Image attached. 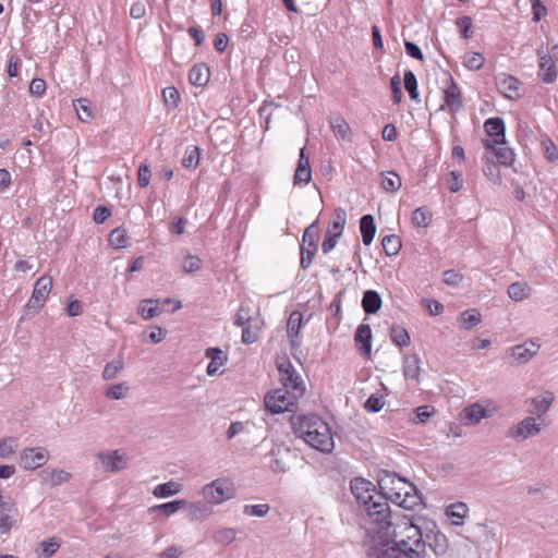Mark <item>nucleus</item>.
<instances>
[{
	"label": "nucleus",
	"instance_id": "obj_1",
	"mask_svg": "<svg viewBox=\"0 0 558 558\" xmlns=\"http://www.w3.org/2000/svg\"><path fill=\"white\" fill-rule=\"evenodd\" d=\"M350 488L366 512L363 546L367 558L384 557V493L368 480L355 477Z\"/></svg>",
	"mask_w": 558,
	"mask_h": 558
},
{
	"label": "nucleus",
	"instance_id": "obj_2",
	"mask_svg": "<svg viewBox=\"0 0 558 558\" xmlns=\"http://www.w3.org/2000/svg\"><path fill=\"white\" fill-rule=\"evenodd\" d=\"M386 547L402 549L408 558H425L426 542L422 529L399 511L386 507Z\"/></svg>",
	"mask_w": 558,
	"mask_h": 558
},
{
	"label": "nucleus",
	"instance_id": "obj_3",
	"mask_svg": "<svg viewBox=\"0 0 558 558\" xmlns=\"http://www.w3.org/2000/svg\"><path fill=\"white\" fill-rule=\"evenodd\" d=\"M292 425L294 433L312 448L330 452L335 442L329 425L318 415H300L293 417Z\"/></svg>",
	"mask_w": 558,
	"mask_h": 558
},
{
	"label": "nucleus",
	"instance_id": "obj_4",
	"mask_svg": "<svg viewBox=\"0 0 558 558\" xmlns=\"http://www.w3.org/2000/svg\"><path fill=\"white\" fill-rule=\"evenodd\" d=\"M386 478H390L392 484L389 490H386V502L391 501L403 509H412L417 505V499L421 497L414 484L389 470H386Z\"/></svg>",
	"mask_w": 558,
	"mask_h": 558
},
{
	"label": "nucleus",
	"instance_id": "obj_5",
	"mask_svg": "<svg viewBox=\"0 0 558 558\" xmlns=\"http://www.w3.org/2000/svg\"><path fill=\"white\" fill-rule=\"evenodd\" d=\"M207 505H221L235 495L233 483L228 478H216L203 486L201 492Z\"/></svg>",
	"mask_w": 558,
	"mask_h": 558
},
{
	"label": "nucleus",
	"instance_id": "obj_6",
	"mask_svg": "<svg viewBox=\"0 0 558 558\" xmlns=\"http://www.w3.org/2000/svg\"><path fill=\"white\" fill-rule=\"evenodd\" d=\"M301 396L295 395L286 388L275 389L265 396L264 403L265 408L272 414L283 413L286 411H292L298 399Z\"/></svg>",
	"mask_w": 558,
	"mask_h": 558
},
{
	"label": "nucleus",
	"instance_id": "obj_7",
	"mask_svg": "<svg viewBox=\"0 0 558 558\" xmlns=\"http://www.w3.org/2000/svg\"><path fill=\"white\" fill-rule=\"evenodd\" d=\"M19 520L20 511L14 499L0 493V535H9L17 527Z\"/></svg>",
	"mask_w": 558,
	"mask_h": 558
},
{
	"label": "nucleus",
	"instance_id": "obj_8",
	"mask_svg": "<svg viewBox=\"0 0 558 558\" xmlns=\"http://www.w3.org/2000/svg\"><path fill=\"white\" fill-rule=\"evenodd\" d=\"M318 235L319 232L317 221H314L305 229L302 238L300 265L303 269H307L311 266L313 258L315 257L317 252Z\"/></svg>",
	"mask_w": 558,
	"mask_h": 558
},
{
	"label": "nucleus",
	"instance_id": "obj_9",
	"mask_svg": "<svg viewBox=\"0 0 558 558\" xmlns=\"http://www.w3.org/2000/svg\"><path fill=\"white\" fill-rule=\"evenodd\" d=\"M280 380L283 388L294 391L295 395L303 396L305 388L304 383L289 360L278 364Z\"/></svg>",
	"mask_w": 558,
	"mask_h": 558
},
{
	"label": "nucleus",
	"instance_id": "obj_10",
	"mask_svg": "<svg viewBox=\"0 0 558 558\" xmlns=\"http://www.w3.org/2000/svg\"><path fill=\"white\" fill-rule=\"evenodd\" d=\"M484 130L488 136V138L483 140V145L486 149L506 144V125L502 118L494 117L487 119L484 123Z\"/></svg>",
	"mask_w": 558,
	"mask_h": 558
},
{
	"label": "nucleus",
	"instance_id": "obj_11",
	"mask_svg": "<svg viewBox=\"0 0 558 558\" xmlns=\"http://www.w3.org/2000/svg\"><path fill=\"white\" fill-rule=\"evenodd\" d=\"M50 459L49 451L44 447L24 448L19 458V464L24 470H36Z\"/></svg>",
	"mask_w": 558,
	"mask_h": 558
},
{
	"label": "nucleus",
	"instance_id": "obj_12",
	"mask_svg": "<svg viewBox=\"0 0 558 558\" xmlns=\"http://www.w3.org/2000/svg\"><path fill=\"white\" fill-rule=\"evenodd\" d=\"M96 458L106 472L118 473L128 468L129 457L118 449L100 451Z\"/></svg>",
	"mask_w": 558,
	"mask_h": 558
},
{
	"label": "nucleus",
	"instance_id": "obj_13",
	"mask_svg": "<svg viewBox=\"0 0 558 558\" xmlns=\"http://www.w3.org/2000/svg\"><path fill=\"white\" fill-rule=\"evenodd\" d=\"M541 430L542 424L536 423V420L533 416H526L508 429L507 437L520 441L539 434Z\"/></svg>",
	"mask_w": 558,
	"mask_h": 558
},
{
	"label": "nucleus",
	"instance_id": "obj_14",
	"mask_svg": "<svg viewBox=\"0 0 558 558\" xmlns=\"http://www.w3.org/2000/svg\"><path fill=\"white\" fill-rule=\"evenodd\" d=\"M52 288V278L49 276L40 277L34 286L33 293L26 303V308L39 310L44 306Z\"/></svg>",
	"mask_w": 558,
	"mask_h": 558
},
{
	"label": "nucleus",
	"instance_id": "obj_15",
	"mask_svg": "<svg viewBox=\"0 0 558 558\" xmlns=\"http://www.w3.org/2000/svg\"><path fill=\"white\" fill-rule=\"evenodd\" d=\"M539 344L533 341H526L522 344L512 347L509 350L507 357L511 359L510 365H519L529 362L534 355L537 354Z\"/></svg>",
	"mask_w": 558,
	"mask_h": 558
},
{
	"label": "nucleus",
	"instance_id": "obj_16",
	"mask_svg": "<svg viewBox=\"0 0 558 558\" xmlns=\"http://www.w3.org/2000/svg\"><path fill=\"white\" fill-rule=\"evenodd\" d=\"M424 539L426 542V546L434 551L436 556H444L447 554L449 549V541L447 536L441 533L435 523H433V527L427 530L424 535Z\"/></svg>",
	"mask_w": 558,
	"mask_h": 558
},
{
	"label": "nucleus",
	"instance_id": "obj_17",
	"mask_svg": "<svg viewBox=\"0 0 558 558\" xmlns=\"http://www.w3.org/2000/svg\"><path fill=\"white\" fill-rule=\"evenodd\" d=\"M537 56L539 58L538 76L546 84L554 83L557 78L558 72L553 57L549 56V50H543L541 48L537 50Z\"/></svg>",
	"mask_w": 558,
	"mask_h": 558
},
{
	"label": "nucleus",
	"instance_id": "obj_18",
	"mask_svg": "<svg viewBox=\"0 0 558 558\" xmlns=\"http://www.w3.org/2000/svg\"><path fill=\"white\" fill-rule=\"evenodd\" d=\"M492 415L490 411L481 405L478 402L472 403L464 408L460 413V420L464 425L473 426L480 424L483 418Z\"/></svg>",
	"mask_w": 558,
	"mask_h": 558
},
{
	"label": "nucleus",
	"instance_id": "obj_19",
	"mask_svg": "<svg viewBox=\"0 0 558 558\" xmlns=\"http://www.w3.org/2000/svg\"><path fill=\"white\" fill-rule=\"evenodd\" d=\"M497 88L508 99L515 100L521 97V82L512 75L502 74L497 81Z\"/></svg>",
	"mask_w": 558,
	"mask_h": 558
},
{
	"label": "nucleus",
	"instance_id": "obj_20",
	"mask_svg": "<svg viewBox=\"0 0 558 558\" xmlns=\"http://www.w3.org/2000/svg\"><path fill=\"white\" fill-rule=\"evenodd\" d=\"M355 347L364 357H369L372 351V329L369 325L361 324L354 335Z\"/></svg>",
	"mask_w": 558,
	"mask_h": 558
},
{
	"label": "nucleus",
	"instance_id": "obj_21",
	"mask_svg": "<svg viewBox=\"0 0 558 558\" xmlns=\"http://www.w3.org/2000/svg\"><path fill=\"white\" fill-rule=\"evenodd\" d=\"M448 82H449V84H448L447 88L445 89L444 100H445V104L447 105V107L449 108V110L452 113H456L463 106L462 95H461V90H460L458 84L454 82L452 76L449 77Z\"/></svg>",
	"mask_w": 558,
	"mask_h": 558
},
{
	"label": "nucleus",
	"instance_id": "obj_22",
	"mask_svg": "<svg viewBox=\"0 0 558 558\" xmlns=\"http://www.w3.org/2000/svg\"><path fill=\"white\" fill-rule=\"evenodd\" d=\"M185 511V514L191 521H204L211 513L213 510L208 507L206 501H186L182 507Z\"/></svg>",
	"mask_w": 558,
	"mask_h": 558
},
{
	"label": "nucleus",
	"instance_id": "obj_23",
	"mask_svg": "<svg viewBox=\"0 0 558 558\" xmlns=\"http://www.w3.org/2000/svg\"><path fill=\"white\" fill-rule=\"evenodd\" d=\"M312 180V169L308 158L305 156V148L300 150L298 167L293 175L294 185L308 184Z\"/></svg>",
	"mask_w": 558,
	"mask_h": 558
},
{
	"label": "nucleus",
	"instance_id": "obj_24",
	"mask_svg": "<svg viewBox=\"0 0 558 558\" xmlns=\"http://www.w3.org/2000/svg\"><path fill=\"white\" fill-rule=\"evenodd\" d=\"M39 478L43 484L59 486L71 478V474L62 469L46 468L39 472Z\"/></svg>",
	"mask_w": 558,
	"mask_h": 558
},
{
	"label": "nucleus",
	"instance_id": "obj_25",
	"mask_svg": "<svg viewBox=\"0 0 558 558\" xmlns=\"http://www.w3.org/2000/svg\"><path fill=\"white\" fill-rule=\"evenodd\" d=\"M554 400V393L550 391H546L544 395L536 396L531 400L532 409L529 410V413L536 415L538 418H542L543 415L549 410Z\"/></svg>",
	"mask_w": 558,
	"mask_h": 558
},
{
	"label": "nucleus",
	"instance_id": "obj_26",
	"mask_svg": "<svg viewBox=\"0 0 558 558\" xmlns=\"http://www.w3.org/2000/svg\"><path fill=\"white\" fill-rule=\"evenodd\" d=\"M402 372L405 379L420 380L421 360L417 354H408L403 356Z\"/></svg>",
	"mask_w": 558,
	"mask_h": 558
},
{
	"label": "nucleus",
	"instance_id": "obj_27",
	"mask_svg": "<svg viewBox=\"0 0 558 558\" xmlns=\"http://www.w3.org/2000/svg\"><path fill=\"white\" fill-rule=\"evenodd\" d=\"M302 323H303L302 313L299 311H293L290 314L288 323H287V332H288V337L291 341L292 347L299 345L296 339L300 335V331L302 328Z\"/></svg>",
	"mask_w": 558,
	"mask_h": 558
},
{
	"label": "nucleus",
	"instance_id": "obj_28",
	"mask_svg": "<svg viewBox=\"0 0 558 558\" xmlns=\"http://www.w3.org/2000/svg\"><path fill=\"white\" fill-rule=\"evenodd\" d=\"M206 357L210 359L207 366V374L214 376L218 374L219 368L225 364L226 357L222 356V351L219 348H208L205 351Z\"/></svg>",
	"mask_w": 558,
	"mask_h": 558
},
{
	"label": "nucleus",
	"instance_id": "obj_29",
	"mask_svg": "<svg viewBox=\"0 0 558 558\" xmlns=\"http://www.w3.org/2000/svg\"><path fill=\"white\" fill-rule=\"evenodd\" d=\"M209 69L206 64H195L189 72V81L194 86H205L209 81Z\"/></svg>",
	"mask_w": 558,
	"mask_h": 558
},
{
	"label": "nucleus",
	"instance_id": "obj_30",
	"mask_svg": "<svg viewBox=\"0 0 558 558\" xmlns=\"http://www.w3.org/2000/svg\"><path fill=\"white\" fill-rule=\"evenodd\" d=\"M360 230L365 245H369L376 233V226L372 215H364L360 220Z\"/></svg>",
	"mask_w": 558,
	"mask_h": 558
},
{
	"label": "nucleus",
	"instance_id": "obj_31",
	"mask_svg": "<svg viewBox=\"0 0 558 558\" xmlns=\"http://www.w3.org/2000/svg\"><path fill=\"white\" fill-rule=\"evenodd\" d=\"M381 296L375 290H367L363 294L362 307L366 314H374L381 307Z\"/></svg>",
	"mask_w": 558,
	"mask_h": 558
},
{
	"label": "nucleus",
	"instance_id": "obj_32",
	"mask_svg": "<svg viewBox=\"0 0 558 558\" xmlns=\"http://www.w3.org/2000/svg\"><path fill=\"white\" fill-rule=\"evenodd\" d=\"M184 504H185L184 499L173 500V501H169V502H165V504H160V505H155V506L150 507L148 511L150 513H160L163 517L169 518L172 514H174L177 511H179L183 507Z\"/></svg>",
	"mask_w": 558,
	"mask_h": 558
},
{
	"label": "nucleus",
	"instance_id": "obj_33",
	"mask_svg": "<svg viewBox=\"0 0 558 558\" xmlns=\"http://www.w3.org/2000/svg\"><path fill=\"white\" fill-rule=\"evenodd\" d=\"M181 490H182V484L174 482V481H169V482L157 485L154 488L153 494L157 498H168V497L179 494Z\"/></svg>",
	"mask_w": 558,
	"mask_h": 558
},
{
	"label": "nucleus",
	"instance_id": "obj_34",
	"mask_svg": "<svg viewBox=\"0 0 558 558\" xmlns=\"http://www.w3.org/2000/svg\"><path fill=\"white\" fill-rule=\"evenodd\" d=\"M468 506L464 502H456L447 507L446 514L452 519L453 525H461L468 513Z\"/></svg>",
	"mask_w": 558,
	"mask_h": 558
},
{
	"label": "nucleus",
	"instance_id": "obj_35",
	"mask_svg": "<svg viewBox=\"0 0 558 558\" xmlns=\"http://www.w3.org/2000/svg\"><path fill=\"white\" fill-rule=\"evenodd\" d=\"M347 215L345 210L342 208H337L335 210V220L331 222L326 233L335 236H340L343 232L345 226Z\"/></svg>",
	"mask_w": 558,
	"mask_h": 558
},
{
	"label": "nucleus",
	"instance_id": "obj_36",
	"mask_svg": "<svg viewBox=\"0 0 558 558\" xmlns=\"http://www.w3.org/2000/svg\"><path fill=\"white\" fill-rule=\"evenodd\" d=\"M390 339L399 348L408 347L411 342V338L408 330L399 325L391 326Z\"/></svg>",
	"mask_w": 558,
	"mask_h": 558
},
{
	"label": "nucleus",
	"instance_id": "obj_37",
	"mask_svg": "<svg viewBox=\"0 0 558 558\" xmlns=\"http://www.w3.org/2000/svg\"><path fill=\"white\" fill-rule=\"evenodd\" d=\"M124 368V362L121 356L108 362L102 371V378L105 380H113L118 377L119 373Z\"/></svg>",
	"mask_w": 558,
	"mask_h": 558
},
{
	"label": "nucleus",
	"instance_id": "obj_38",
	"mask_svg": "<svg viewBox=\"0 0 558 558\" xmlns=\"http://www.w3.org/2000/svg\"><path fill=\"white\" fill-rule=\"evenodd\" d=\"M158 301L144 300L138 306V314L144 319H151L161 313V310L157 305Z\"/></svg>",
	"mask_w": 558,
	"mask_h": 558
},
{
	"label": "nucleus",
	"instance_id": "obj_39",
	"mask_svg": "<svg viewBox=\"0 0 558 558\" xmlns=\"http://www.w3.org/2000/svg\"><path fill=\"white\" fill-rule=\"evenodd\" d=\"M459 320L461 322V327L462 328H464L465 330H471L477 324H480V322H481V313L477 310H475V308L464 311L460 315Z\"/></svg>",
	"mask_w": 558,
	"mask_h": 558
},
{
	"label": "nucleus",
	"instance_id": "obj_40",
	"mask_svg": "<svg viewBox=\"0 0 558 558\" xmlns=\"http://www.w3.org/2000/svg\"><path fill=\"white\" fill-rule=\"evenodd\" d=\"M130 386L128 383L122 381L119 384L111 385L107 388L105 396L109 400H122L128 396Z\"/></svg>",
	"mask_w": 558,
	"mask_h": 558
},
{
	"label": "nucleus",
	"instance_id": "obj_41",
	"mask_svg": "<svg viewBox=\"0 0 558 558\" xmlns=\"http://www.w3.org/2000/svg\"><path fill=\"white\" fill-rule=\"evenodd\" d=\"M483 172L485 177L494 184H501L502 179L500 169L499 166L494 160L487 159L484 162Z\"/></svg>",
	"mask_w": 558,
	"mask_h": 558
},
{
	"label": "nucleus",
	"instance_id": "obj_42",
	"mask_svg": "<svg viewBox=\"0 0 558 558\" xmlns=\"http://www.w3.org/2000/svg\"><path fill=\"white\" fill-rule=\"evenodd\" d=\"M199 162V149L197 146H187L182 159V166L186 169H194Z\"/></svg>",
	"mask_w": 558,
	"mask_h": 558
},
{
	"label": "nucleus",
	"instance_id": "obj_43",
	"mask_svg": "<svg viewBox=\"0 0 558 558\" xmlns=\"http://www.w3.org/2000/svg\"><path fill=\"white\" fill-rule=\"evenodd\" d=\"M489 150L494 153L499 165L510 167L514 161V153L509 147L497 148L496 146H494V148H490Z\"/></svg>",
	"mask_w": 558,
	"mask_h": 558
},
{
	"label": "nucleus",
	"instance_id": "obj_44",
	"mask_svg": "<svg viewBox=\"0 0 558 558\" xmlns=\"http://www.w3.org/2000/svg\"><path fill=\"white\" fill-rule=\"evenodd\" d=\"M236 532L232 527H223L218 530L214 535V541L222 546H228L234 542Z\"/></svg>",
	"mask_w": 558,
	"mask_h": 558
},
{
	"label": "nucleus",
	"instance_id": "obj_45",
	"mask_svg": "<svg viewBox=\"0 0 558 558\" xmlns=\"http://www.w3.org/2000/svg\"><path fill=\"white\" fill-rule=\"evenodd\" d=\"M403 82L404 88L408 92L409 97L412 100H416L418 98L417 80L415 74L411 70L405 71Z\"/></svg>",
	"mask_w": 558,
	"mask_h": 558
},
{
	"label": "nucleus",
	"instance_id": "obj_46",
	"mask_svg": "<svg viewBox=\"0 0 558 558\" xmlns=\"http://www.w3.org/2000/svg\"><path fill=\"white\" fill-rule=\"evenodd\" d=\"M74 108L76 110L77 117L82 122H87L93 117L92 108L89 107V102L85 98H80L74 101Z\"/></svg>",
	"mask_w": 558,
	"mask_h": 558
},
{
	"label": "nucleus",
	"instance_id": "obj_47",
	"mask_svg": "<svg viewBox=\"0 0 558 558\" xmlns=\"http://www.w3.org/2000/svg\"><path fill=\"white\" fill-rule=\"evenodd\" d=\"M281 452V449L271 451L270 469L275 473H284L289 469L288 463Z\"/></svg>",
	"mask_w": 558,
	"mask_h": 558
},
{
	"label": "nucleus",
	"instance_id": "obj_48",
	"mask_svg": "<svg viewBox=\"0 0 558 558\" xmlns=\"http://www.w3.org/2000/svg\"><path fill=\"white\" fill-rule=\"evenodd\" d=\"M529 288L525 283L513 282L508 287V295L513 301H522L527 296Z\"/></svg>",
	"mask_w": 558,
	"mask_h": 558
},
{
	"label": "nucleus",
	"instance_id": "obj_49",
	"mask_svg": "<svg viewBox=\"0 0 558 558\" xmlns=\"http://www.w3.org/2000/svg\"><path fill=\"white\" fill-rule=\"evenodd\" d=\"M109 243L113 248H123L128 244L126 232L123 229L117 228L111 231L109 235Z\"/></svg>",
	"mask_w": 558,
	"mask_h": 558
},
{
	"label": "nucleus",
	"instance_id": "obj_50",
	"mask_svg": "<svg viewBox=\"0 0 558 558\" xmlns=\"http://www.w3.org/2000/svg\"><path fill=\"white\" fill-rule=\"evenodd\" d=\"M17 448V440L14 437L0 439V459H8Z\"/></svg>",
	"mask_w": 558,
	"mask_h": 558
},
{
	"label": "nucleus",
	"instance_id": "obj_51",
	"mask_svg": "<svg viewBox=\"0 0 558 558\" xmlns=\"http://www.w3.org/2000/svg\"><path fill=\"white\" fill-rule=\"evenodd\" d=\"M384 408V396L377 391L369 396L364 403V409L371 413H377Z\"/></svg>",
	"mask_w": 558,
	"mask_h": 558
},
{
	"label": "nucleus",
	"instance_id": "obj_52",
	"mask_svg": "<svg viewBox=\"0 0 558 558\" xmlns=\"http://www.w3.org/2000/svg\"><path fill=\"white\" fill-rule=\"evenodd\" d=\"M429 220H430V214L426 208L420 207L413 211L412 222L414 226L420 227V228L427 227V225L429 223Z\"/></svg>",
	"mask_w": 558,
	"mask_h": 558
},
{
	"label": "nucleus",
	"instance_id": "obj_53",
	"mask_svg": "<svg viewBox=\"0 0 558 558\" xmlns=\"http://www.w3.org/2000/svg\"><path fill=\"white\" fill-rule=\"evenodd\" d=\"M269 510H270V507L268 504L245 505L243 507V512L246 515L258 517V518H263V517L267 515Z\"/></svg>",
	"mask_w": 558,
	"mask_h": 558
},
{
	"label": "nucleus",
	"instance_id": "obj_54",
	"mask_svg": "<svg viewBox=\"0 0 558 558\" xmlns=\"http://www.w3.org/2000/svg\"><path fill=\"white\" fill-rule=\"evenodd\" d=\"M402 247L401 239L398 235L386 234V256H395L397 255Z\"/></svg>",
	"mask_w": 558,
	"mask_h": 558
},
{
	"label": "nucleus",
	"instance_id": "obj_55",
	"mask_svg": "<svg viewBox=\"0 0 558 558\" xmlns=\"http://www.w3.org/2000/svg\"><path fill=\"white\" fill-rule=\"evenodd\" d=\"M463 64L471 71H477L484 64V57L480 52H472L465 57Z\"/></svg>",
	"mask_w": 558,
	"mask_h": 558
},
{
	"label": "nucleus",
	"instance_id": "obj_56",
	"mask_svg": "<svg viewBox=\"0 0 558 558\" xmlns=\"http://www.w3.org/2000/svg\"><path fill=\"white\" fill-rule=\"evenodd\" d=\"M165 104L171 108H175L180 102V94L173 86H169L162 92Z\"/></svg>",
	"mask_w": 558,
	"mask_h": 558
},
{
	"label": "nucleus",
	"instance_id": "obj_57",
	"mask_svg": "<svg viewBox=\"0 0 558 558\" xmlns=\"http://www.w3.org/2000/svg\"><path fill=\"white\" fill-rule=\"evenodd\" d=\"M202 268V260L195 255L187 254L182 264L183 271L187 274L196 272Z\"/></svg>",
	"mask_w": 558,
	"mask_h": 558
},
{
	"label": "nucleus",
	"instance_id": "obj_58",
	"mask_svg": "<svg viewBox=\"0 0 558 558\" xmlns=\"http://www.w3.org/2000/svg\"><path fill=\"white\" fill-rule=\"evenodd\" d=\"M60 547V543L56 537L48 538L40 543L41 555L45 558L52 556Z\"/></svg>",
	"mask_w": 558,
	"mask_h": 558
},
{
	"label": "nucleus",
	"instance_id": "obj_59",
	"mask_svg": "<svg viewBox=\"0 0 558 558\" xmlns=\"http://www.w3.org/2000/svg\"><path fill=\"white\" fill-rule=\"evenodd\" d=\"M456 25L459 27L463 38L469 39L472 37V19L468 15L460 16L456 20Z\"/></svg>",
	"mask_w": 558,
	"mask_h": 558
},
{
	"label": "nucleus",
	"instance_id": "obj_60",
	"mask_svg": "<svg viewBox=\"0 0 558 558\" xmlns=\"http://www.w3.org/2000/svg\"><path fill=\"white\" fill-rule=\"evenodd\" d=\"M542 146H543L546 159H548L551 162L558 160L557 146L549 137H546L542 141Z\"/></svg>",
	"mask_w": 558,
	"mask_h": 558
},
{
	"label": "nucleus",
	"instance_id": "obj_61",
	"mask_svg": "<svg viewBox=\"0 0 558 558\" xmlns=\"http://www.w3.org/2000/svg\"><path fill=\"white\" fill-rule=\"evenodd\" d=\"M386 173L389 175L386 177V192H397L402 185L401 178L393 171H386Z\"/></svg>",
	"mask_w": 558,
	"mask_h": 558
},
{
	"label": "nucleus",
	"instance_id": "obj_62",
	"mask_svg": "<svg viewBox=\"0 0 558 558\" xmlns=\"http://www.w3.org/2000/svg\"><path fill=\"white\" fill-rule=\"evenodd\" d=\"M251 322L252 317L250 315V310L245 306H241L234 316V325L244 327L251 325Z\"/></svg>",
	"mask_w": 558,
	"mask_h": 558
},
{
	"label": "nucleus",
	"instance_id": "obj_63",
	"mask_svg": "<svg viewBox=\"0 0 558 558\" xmlns=\"http://www.w3.org/2000/svg\"><path fill=\"white\" fill-rule=\"evenodd\" d=\"M330 123L335 134L345 138L349 132V124L342 118H335Z\"/></svg>",
	"mask_w": 558,
	"mask_h": 558
},
{
	"label": "nucleus",
	"instance_id": "obj_64",
	"mask_svg": "<svg viewBox=\"0 0 558 558\" xmlns=\"http://www.w3.org/2000/svg\"><path fill=\"white\" fill-rule=\"evenodd\" d=\"M150 169L146 163H142L137 171V181L141 187H147L150 181Z\"/></svg>",
	"mask_w": 558,
	"mask_h": 558
}]
</instances>
